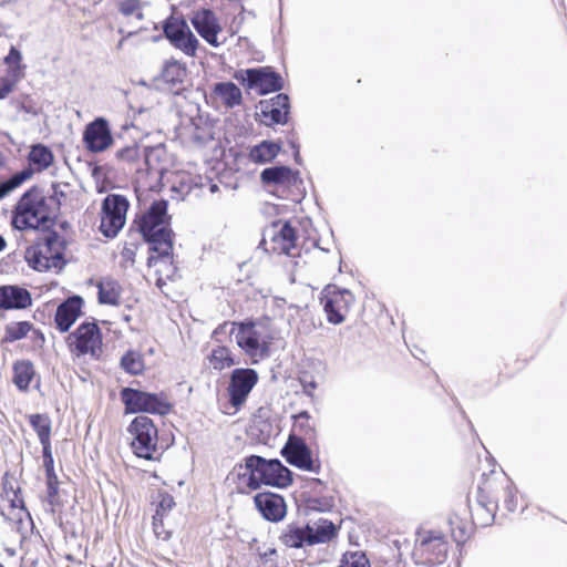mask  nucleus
I'll use <instances>...</instances> for the list:
<instances>
[{
  "label": "nucleus",
  "instance_id": "nucleus-1",
  "mask_svg": "<svg viewBox=\"0 0 567 567\" xmlns=\"http://www.w3.org/2000/svg\"><path fill=\"white\" fill-rule=\"evenodd\" d=\"M58 187L56 184L52 185L53 194L51 195H45L44 190L37 185L25 190L12 210V227L20 231L53 228L61 209L59 196H65L63 192H58Z\"/></svg>",
  "mask_w": 567,
  "mask_h": 567
},
{
  "label": "nucleus",
  "instance_id": "nucleus-2",
  "mask_svg": "<svg viewBox=\"0 0 567 567\" xmlns=\"http://www.w3.org/2000/svg\"><path fill=\"white\" fill-rule=\"evenodd\" d=\"M168 203L165 199L155 200L136 221L137 231L144 241L150 245L152 254L147 258V266L152 267L173 254V230L168 226Z\"/></svg>",
  "mask_w": 567,
  "mask_h": 567
},
{
  "label": "nucleus",
  "instance_id": "nucleus-3",
  "mask_svg": "<svg viewBox=\"0 0 567 567\" xmlns=\"http://www.w3.org/2000/svg\"><path fill=\"white\" fill-rule=\"evenodd\" d=\"M41 231L42 235L25 249L24 259L28 266L35 271L44 272L54 269L60 272L68 265L65 259L68 241L53 228Z\"/></svg>",
  "mask_w": 567,
  "mask_h": 567
},
{
  "label": "nucleus",
  "instance_id": "nucleus-4",
  "mask_svg": "<svg viewBox=\"0 0 567 567\" xmlns=\"http://www.w3.org/2000/svg\"><path fill=\"white\" fill-rule=\"evenodd\" d=\"M337 533L336 525L323 518L307 523L291 522L282 527L278 540L286 548L305 549L329 543L337 536Z\"/></svg>",
  "mask_w": 567,
  "mask_h": 567
},
{
  "label": "nucleus",
  "instance_id": "nucleus-5",
  "mask_svg": "<svg viewBox=\"0 0 567 567\" xmlns=\"http://www.w3.org/2000/svg\"><path fill=\"white\" fill-rule=\"evenodd\" d=\"M125 413H150L166 415L173 405L164 392L152 393L134 388H123L120 392Z\"/></svg>",
  "mask_w": 567,
  "mask_h": 567
},
{
  "label": "nucleus",
  "instance_id": "nucleus-6",
  "mask_svg": "<svg viewBox=\"0 0 567 567\" xmlns=\"http://www.w3.org/2000/svg\"><path fill=\"white\" fill-rule=\"evenodd\" d=\"M132 435L131 447L140 458L154 460L157 453L158 431L153 420L146 415L133 419L127 427Z\"/></svg>",
  "mask_w": 567,
  "mask_h": 567
},
{
  "label": "nucleus",
  "instance_id": "nucleus-7",
  "mask_svg": "<svg viewBox=\"0 0 567 567\" xmlns=\"http://www.w3.org/2000/svg\"><path fill=\"white\" fill-rule=\"evenodd\" d=\"M102 331L95 321L82 322L66 338L68 347L76 357L90 354L93 359H99L103 346Z\"/></svg>",
  "mask_w": 567,
  "mask_h": 567
},
{
  "label": "nucleus",
  "instance_id": "nucleus-8",
  "mask_svg": "<svg viewBox=\"0 0 567 567\" xmlns=\"http://www.w3.org/2000/svg\"><path fill=\"white\" fill-rule=\"evenodd\" d=\"M234 79L247 89L256 90L260 95L279 92L284 87L282 76L269 66L238 70Z\"/></svg>",
  "mask_w": 567,
  "mask_h": 567
},
{
  "label": "nucleus",
  "instance_id": "nucleus-9",
  "mask_svg": "<svg viewBox=\"0 0 567 567\" xmlns=\"http://www.w3.org/2000/svg\"><path fill=\"white\" fill-rule=\"evenodd\" d=\"M163 32L172 45L188 56H195L198 40L184 19H167L163 24Z\"/></svg>",
  "mask_w": 567,
  "mask_h": 567
},
{
  "label": "nucleus",
  "instance_id": "nucleus-10",
  "mask_svg": "<svg viewBox=\"0 0 567 567\" xmlns=\"http://www.w3.org/2000/svg\"><path fill=\"white\" fill-rule=\"evenodd\" d=\"M497 485L495 480H485L483 485L477 488V507L473 514V519L481 527L492 525L495 519L498 509V497L492 495V493L497 489Z\"/></svg>",
  "mask_w": 567,
  "mask_h": 567
},
{
  "label": "nucleus",
  "instance_id": "nucleus-11",
  "mask_svg": "<svg viewBox=\"0 0 567 567\" xmlns=\"http://www.w3.org/2000/svg\"><path fill=\"white\" fill-rule=\"evenodd\" d=\"M260 182L265 187H277L285 189H297L302 195L303 181L300 172L286 165H274L266 167L260 173Z\"/></svg>",
  "mask_w": 567,
  "mask_h": 567
},
{
  "label": "nucleus",
  "instance_id": "nucleus-12",
  "mask_svg": "<svg viewBox=\"0 0 567 567\" xmlns=\"http://www.w3.org/2000/svg\"><path fill=\"white\" fill-rule=\"evenodd\" d=\"M258 379L255 369L237 368L231 371L227 390L229 403L233 408L239 409L246 402Z\"/></svg>",
  "mask_w": 567,
  "mask_h": 567
},
{
  "label": "nucleus",
  "instance_id": "nucleus-13",
  "mask_svg": "<svg viewBox=\"0 0 567 567\" xmlns=\"http://www.w3.org/2000/svg\"><path fill=\"white\" fill-rule=\"evenodd\" d=\"M82 141L85 148L94 154L110 148L114 143V138L109 121L105 117L99 116L87 123L83 131Z\"/></svg>",
  "mask_w": 567,
  "mask_h": 567
},
{
  "label": "nucleus",
  "instance_id": "nucleus-14",
  "mask_svg": "<svg viewBox=\"0 0 567 567\" xmlns=\"http://www.w3.org/2000/svg\"><path fill=\"white\" fill-rule=\"evenodd\" d=\"M354 300L353 293L348 289L334 288L328 291L322 299L328 322L336 326L341 324L346 320V316Z\"/></svg>",
  "mask_w": 567,
  "mask_h": 567
},
{
  "label": "nucleus",
  "instance_id": "nucleus-15",
  "mask_svg": "<svg viewBox=\"0 0 567 567\" xmlns=\"http://www.w3.org/2000/svg\"><path fill=\"white\" fill-rule=\"evenodd\" d=\"M281 455L297 468L317 474L320 472V464H315L312 452L302 437L291 435L282 447Z\"/></svg>",
  "mask_w": 567,
  "mask_h": 567
},
{
  "label": "nucleus",
  "instance_id": "nucleus-16",
  "mask_svg": "<svg viewBox=\"0 0 567 567\" xmlns=\"http://www.w3.org/2000/svg\"><path fill=\"white\" fill-rule=\"evenodd\" d=\"M260 334L255 328L252 321L238 322L236 342L238 347L252 359H264L269 353V347L265 342H260Z\"/></svg>",
  "mask_w": 567,
  "mask_h": 567
},
{
  "label": "nucleus",
  "instance_id": "nucleus-17",
  "mask_svg": "<svg viewBox=\"0 0 567 567\" xmlns=\"http://www.w3.org/2000/svg\"><path fill=\"white\" fill-rule=\"evenodd\" d=\"M254 503L262 518L268 522L279 523L287 515V504L280 494L260 492L254 496Z\"/></svg>",
  "mask_w": 567,
  "mask_h": 567
},
{
  "label": "nucleus",
  "instance_id": "nucleus-18",
  "mask_svg": "<svg viewBox=\"0 0 567 567\" xmlns=\"http://www.w3.org/2000/svg\"><path fill=\"white\" fill-rule=\"evenodd\" d=\"M260 115L267 126L286 124L290 114V99L286 93H278L270 100L260 101Z\"/></svg>",
  "mask_w": 567,
  "mask_h": 567
},
{
  "label": "nucleus",
  "instance_id": "nucleus-19",
  "mask_svg": "<svg viewBox=\"0 0 567 567\" xmlns=\"http://www.w3.org/2000/svg\"><path fill=\"white\" fill-rule=\"evenodd\" d=\"M190 22L197 33L212 47H219L217 35L221 31L218 19L213 10L202 9L193 13Z\"/></svg>",
  "mask_w": 567,
  "mask_h": 567
},
{
  "label": "nucleus",
  "instance_id": "nucleus-20",
  "mask_svg": "<svg viewBox=\"0 0 567 567\" xmlns=\"http://www.w3.org/2000/svg\"><path fill=\"white\" fill-rule=\"evenodd\" d=\"M269 460L259 455H249L244 464L238 465V477L246 482L250 489H258L262 485Z\"/></svg>",
  "mask_w": 567,
  "mask_h": 567
},
{
  "label": "nucleus",
  "instance_id": "nucleus-21",
  "mask_svg": "<svg viewBox=\"0 0 567 567\" xmlns=\"http://www.w3.org/2000/svg\"><path fill=\"white\" fill-rule=\"evenodd\" d=\"M83 305V298L81 296L73 295L58 306L54 322L60 332L64 333L70 330L76 319L82 315Z\"/></svg>",
  "mask_w": 567,
  "mask_h": 567
},
{
  "label": "nucleus",
  "instance_id": "nucleus-22",
  "mask_svg": "<svg viewBox=\"0 0 567 567\" xmlns=\"http://www.w3.org/2000/svg\"><path fill=\"white\" fill-rule=\"evenodd\" d=\"M32 305L30 291L17 285L0 286V310H21Z\"/></svg>",
  "mask_w": 567,
  "mask_h": 567
},
{
  "label": "nucleus",
  "instance_id": "nucleus-23",
  "mask_svg": "<svg viewBox=\"0 0 567 567\" xmlns=\"http://www.w3.org/2000/svg\"><path fill=\"white\" fill-rule=\"evenodd\" d=\"M292 483V472L278 458H270L262 485L284 488Z\"/></svg>",
  "mask_w": 567,
  "mask_h": 567
},
{
  "label": "nucleus",
  "instance_id": "nucleus-24",
  "mask_svg": "<svg viewBox=\"0 0 567 567\" xmlns=\"http://www.w3.org/2000/svg\"><path fill=\"white\" fill-rule=\"evenodd\" d=\"M281 147L282 143L280 141L275 142L265 140L258 143L257 145L250 147L248 157L250 162L255 164H268L271 163L278 156V154L281 151Z\"/></svg>",
  "mask_w": 567,
  "mask_h": 567
},
{
  "label": "nucleus",
  "instance_id": "nucleus-25",
  "mask_svg": "<svg viewBox=\"0 0 567 567\" xmlns=\"http://www.w3.org/2000/svg\"><path fill=\"white\" fill-rule=\"evenodd\" d=\"M213 94L219 97L227 109H234L243 103L240 89L230 81L215 83Z\"/></svg>",
  "mask_w": 567,
  "mask_h": 567
},
{
  "label": "nucleus",
  "instance_id": "nucleus-26",
  "mask_svg": "<svg viewBox=\"0 0 567 567\" xmlns=\"http://www.w3.org/2000/svg\"><path fill=\"white\" fill-rule=\"evenodd\" d=\"M28 167H31L34 172H42L53 164L54 156L48 146L39 143L31 147L28 154Z\"/></svg>",
  "mask_w": 567,
  "mask_h": 567
},
{
  "label": "nucleus",
  "instance_id": "nucleus-27",
  "mask_svg": "<svg viewBox=\"0 0 567 567\" xmlns=\"http://www.w3.org/2000/svg\"><path fill=\"white\" fill-rule=\"evenodd\" d=\"M297 231L289 221H285L278 231H274L272 241L278 246H275L274 250L279 252L290 254V250L296 247Z\"/></svg>",
  "mask_w": 567,
  "mask_h": 567
},
{
  "label": "nucleus",
  "instance_id": "nucleus-28",
  "mask_svg": "<svg viewBox=\"0 0 567 567\" xmlns=\"http://www.w3.org/2000/svg\"><path fill=\"white\" fill-rule=\"evenodd\" d=\"M497 482V489L492 493L496 495L498 499L503 497V505L508 513H513L517 508V496L516 488L508 477L494 478Z\"/></svg>",
  "mask_w": 567,
  "mask_h": 567
},
{
  "label": "nucleus",
  "instance_id": "nucleus-29",
  "mask_svg": "<svg viewBox=\"0 0 567 567\" xmlns=\"http://www.w3.org/2000/svg\"><path fill=\"white\" fill-rule=\"evenodd\" d=\"M165 147L163 145L144 147L142 151L144 165L148 174H159L165 172L162 162L165 157Z\"/></svg>",
  "mask_w": 567,
  "mask_h": 567
},
{
  "label": "nucleus",
  "instance_id": "nucleus-30",
  "mask_svg": "<svg viewBox=\"0 0 567 567\" xmlns=\"http://www.w3.org/2000/svg\"><path fill=\"white\" fill-rule=\"evenodd\" d=\"M34 374V367L29 360L17 361L13 364V383L21 391L29 389Z\"/></svg>",
  "mask_w": 567,
  "mask_h": 567
},
{
  "label": "nucleus",
  "instance_id": "nucleus-31",
  "mask_svg": "<svg viewBox=\"0 0 567 567\" xmlns=\"http://www.w3.org/2000/svg\"><path fill=\"white\" fill-rule=\"evenodd\" d=\"M128 207L130 203L125 196L111 194L102 203V213L126 219Z\"/></svg>",
  "mask_w": 567,
  "mask_h": 567
},
{
  "label": "nucleus",
  "instance_id": "nucleus-32",
  "mask_svg": "<svg viewBox=\"0 0 567 567\" xmlns=\"http://www.w3.org/2000/svg\"><path fill=\"white\" fill-rule=\"evenodd\" d=\"M34 171L31 167H24L20 172L12 174L9 178L0 182V200L19 188L25 181L30 179Z\"/></svg>",
  "mask_w": 567,
  "mask_h": 567
},
{
  "label": "nucleus",
  "instance_id": "nucleus-33",
  "mask_svg": "<svg viewBox=\"0 0 567 567\" xmlns=\"http://www.w3.org/2000/svg\"><path fill=\"white\" fill-rule=\"evenodd\" d=\"M185 76L186 68L184 64L177 62L176 60L165 62L162 70V78L165 81V83L174 87L177 84H182Z\"/></svg>",
  "mask_w": 567,
  "mask_h": 567
},
{
  "label": "nucleus",
  "instance_id": "nucleus-34",
  "mask_svg": "<svg viewBox=\"0 0 567 567\" xmlns=\"http://www.w3.org/2000/svg\"><path fill=\"white\" fill-rule=\"evenodd\" d=\"M97 289V299L101 305L117 306L120 303V287L115 281H101Z\"/></svg>",
  "mask_w": 567,
  "mask_h": 567
},
{
  "label": "nucleus",
  "instance_id": "nucleus-35",
  "mask_svg": "<svg viewBox=\"0 0 567 567\" xmlns=\"http://www.w3.org/2000/svg\"><path fill=\"white\" fill-rule=\"evenodd\" d=\"M209 362L212 367L218 371L238 363L233 357L231 351L225 346H219L212 351Z\"/></svg>",
  "mask_w": 567,
  "mask_h": 567
},
{
  "label": "nucleus",
  "instance_id": "nucleus-36",
  "mask_svg": "<svg viewBox=\"0 0 567 567\" xmlns=\"http://www.w3.org/2000/svg\"><path fill=\"white\" fill-rule=\"evenodd\" d=\"M421 547L436 555H443L446 553L447 549L444 536L440 532L433 530L427 532L421 539Z\"/></svg>",
  "mask_w": 567,
  "mask_h": 567
},
{
  "label": "nucleus",
  "instance_id": "nucleus-37",
  "mask_svg": "<svg viewBox=\"0 0 567 567\" xmlns=\"http://www.w3.org/2000/svg\"><path fill=\"white\" fill-rule=\"evenodd\" d=\"M121 368L132 375H138L144 370V361L142 355L134 350L126 351L121 358Z\"/></svg>",
  "mask_w": 567,
  "mask_h": 567
},
{
  "label": "nucleus",
  "instance_id": "nucleus-38",
  "mask_svg": "<svg viewBox=\"0 0 567 567\" xmlns=\"http://www.w3.org/2000/svg\"><path fill=\"white\" fill-rule=\"evenodd\" d=\"M29 423L37 432L40 442L51 439V420L47 414H31Z\"/></svg>",
  "mask_w": 567,
  "mask_h": 567
},
{
  "label": "nucleus",
  "instance_id": "nucleus-39",
  "mask_svg": "<svg viewBox=\"0 0 567 567\" xmlns=\"http://www.w3.org/2000/svg\"><path fill=\"white\" fill-rule=\"evenodd\" d=\"M292 431L299 435L298 437H302L305 441L315 437V427L310 424V415L307 411L295 415Z\"/></svg>",
  "mask_w": 567,
  "mask_h": 567
},
{
  "label": "nucleus",
  "instance_id": "nucleus-40",
  "mask_svg": "<svg viewBox=\"0 0 567 567\" xmlns=\"http://www.w3.org/2000/svg\"><path fill=\"white\" fill-rule=\"evenodd\" d=\"M124 224L125 219L102 213L100 230L106 238H114Z\"/></svg>",
  "mask_w": 567,
  "mask_h": 567
},
{
  "label": "nucleus",
  "instance_id": "nucleus-41",
  "mask_svg": "<svg viewBox=\"0 0 567 567\" xmlns=\"http://www.w3.org/2000/svg\"><path fill=\"white\" fill-rule=\"evenodd\" d=\"M158 505L156 508V513L153 516V529L156 537H161V533L158 532V517H163L165 513L171 511L175 506L174 497L168 493H159L158 494Z\"/></svg>",
  "mask_w": 567,
  "mask_h": 567
},
{
  "label": "nucleus",
  "instance_id": "nucleus-42",
  "mask_svg": "<svg viewBox=\"0 0 567 567\" xmlns=\"http://www.w3.org/2000/svg\"><path fill=\"white\" fill-rule=\"evenodd\" d=\"M31 328L32 324L29 321H20L8 324L6 327L3 340L6 342H14L17 340L23 339L24 337H27Z\"/></svg>",
  "mask_w": 567,
  "mask_h": 567
},
{
  "label": "nucleus",
  "instance_id": "nucleus-43",
  "mask_svg": "<svg viewBox=\"0 0 567 567\" xmlns=\"http://www.w3.org/2000/svg\"><path fill=\"white\" fill-rule=\"evenodd\" d=\"M22 61V54L20 50L11 45L9 53L4 56L3 62L8 66H10V72L13 78H20V73L24 66L21 64Z\"/></svg>",
  "mask_w": 567,
  "mask_h": 567
},
{
  "label": "nucleus",
  "instance_id": "nucleus-44",
  "mask_svg": "<svg viewBox=\"0 0 567 567\" xmlns=\"http://www.w3.org/2000/svg\"><path fill=\"white\" fill-rule=\"evenodd\" d=\"M339 567H371V565L363 551H353L344 554Z\"/></svg>",
  "mask_w": 567,
  "mask_h": 567
},
{
  "label": "nucleus",
  "instance_id": "nucleus-45",
  "mask_svg": "<svg viewBox=\"0 0 567 567\" xmlns=\"http://www.w3.org/2000/svg\"><path fill=\"white\" fill-rule=\"evenodd\" d=\"M118 11L124 17L134 16L136 19L142 20L144 14L142 12L141 0H122L118 3Z\"/></svg>",
  "mask_w": 567,
  "mask_h": 567
},
{
  "label": "nucleus",
  "instance_id": "nucleus-46",
  "mask_svg": "<svg viewBox=\"0 0 567 567\" xmlns=\"http://www.w3.org/2000/svg\"><path fill=\"white\" fill-rule=\"evenodd\" d=\"M116 158L126 163H134L137 161L142 152L137 144L123 147L116 152Z\"/></svg>",
  "mask_w": 567,
  "mask_h": 567
},
{
  "label": "nucleus",
  "instance_id": "nucleus-47",
  "mask_svg": "<svg viewBox=\"0 0 567 567\" xmlns=\"http://www.w3.org/2000/svg\"><path fill=\"white\" fill-rule=\"evenodd\" d=\"M47 497L50 505H54L59 494V480L55 473L45 474Z\"/></svg>",
  "mask_w": 567,
  "mask_h": 567
},
{
  "label": "nucleus",
  "instance_id": "nucleus-48",
  "mask_svg": "<svg viewBox=\"0 0 567 567\" xmlns=\"http://www.w3.org/2000/svg\"><path fill=\"white\" fill-rule=\"evenodd\" d=\"M2 487H3V491L6 493V495L9 497L10 494L14 495L17 497L18 494H21V488L20 487H14L11 480H10V475L9 473H6L2 477Z\"/></svg>",
  "mask_w": 567,
  "mask_h": 567
},
{
  "label": "nucleus",
  "instance_id": "nucleus-49",
  "mask_svg": "<svg viewBox=\"0 0 567 567\" xmlns=\"http://www.w3.org/2000/svg\"><path fill=\"white\" fill-rule=\"evenodd\" d=\"M16 81H17V79L13 81L9 80V79H1L0 100H4L8 96V94L12 92Z\"/></svg>",
  "mask_w": 567,
  "mask_h": 567
},
{
  "label": "nucleus",
  "instance_id": "nucleus-50",
  "mask_svg": "<svg viewBox=\"0 0 567 567\" xmlns=\"http://www.w3.org/2000/svg\"><path fill=\"white\" fill-rule=\"evenodd\" d=\"M136 250L137 245L135 243H125L121 254L125 260L134 261Z\"/></svg>",
  "mask_w": 567,
  "mask_h": 567
},
{
  "label": "nucleus",
  "instance_id": "nucleus-51",
  "mask_svg": "<svg viewBox=\"0 0 567 567\" xmlns=\"http://www.w3.org/2000/svg\"><path fill=\"white\" fill-rule=\"evenodd\" d=\"M238 322H224L219 324L214 331H213V338L217 339L219 334H226L227 328L230 327L229 333H234L235 328L237 327Z\"/></svg>",
  "mask_w": 567,
  "mask_h": 567
},
{
  "label": "nucleus",
  "instance_id": "nucleus-52",
  "mask_svg": "<svg viewBox=\"0 0 567 567\" xmlns=\"http://www.w3.org/2000/svg\"><path fill=\"white\" fill-rule=\"evenodd\" d=\"M10 506L12 508H20V509L27 511L25 503H24L23 498L21 497V494H18L17 498L14 495H12V498H10Z\"/></svg>",
  "mask_w": 567,
  "mask_h": 567
},
{
  "label": "nucleus",
  "instance_id": "nucleus-53",
  "mask_svg": "<svg viewBox=\"0 0 567 567\" xmlns=\"http://www.w3.org/2000/svg\"><path fill=\"white\" fill-rule=\"evenodd\" d=\"M289 146L292 148L293 152L300 151V145L298 143V138L296 136V133L291 131L289 133L288 140H287Z\"/></svg>",
  "mask_w": 567,
  "mask_h": 567
},
{
  "label": "nucleus",
  "instance_id": "nucleus-54",
  "mask_svg": "<svg viewBox=\"0 0 567 567\" xmlns=\"http://www.w3.org/2000/svg\"><path fill=\"white\" fill-rule=\"evenodd\" d=\"M289 146L292 148L293 152L300 151V145L298 143V138L296 136V133L291 131L289 133L288 140H287Z\"/></svg>",
  "mask_w": 567,
  "mask_h": 567
},
{
  "label": "nucleus",
  "instance_id": "nucleus-55",
  "mask_svg": "<svg viewBox=\"0 0 567 567\" xmlns=\"http://www.w3.org/2000/svg\"><path fill=\"white\" fill-rule=\"evenodd\" d=\"M40 444L42 445V457L43 458H49L50 456H53L52 450H51V439L47 440V441H42V442H40Z\"/></svg>",
  "mask_w": 567,
  "mask_h": 567
},
{
  "label": "nucleus",
  "instance_id": "nucleus-56",
  "mask_svg": "<svg viewBox=\"0 0 567 567\" xmlns=\"http://www.w3.org/2000/svg\"><path fill=\"white\" fill-rule=\"evenodd\" d=\"M43 467L45 470V474L55 473L53 456H50L49 458H43Z\"/></svg>",
  "mask_w": 567,
  "mask_h": 567
},
{
  "label": "nucleus",
  "instance_id": "nucleus-57",
  "mask_svg": "<svg viewBox=\"0 0 567 567\" xmlns=\"http://www.w3.org/2000/svg\"><path fill=\"white\" fill-rule=\"evenodd\" d=\"M158 532L161 533V539L167 540L171 537V533L167 530H164L162 517H158Z\"/></svg>",
  "mask_w": 567,
  "mask_h": 567
},
{
  "label": "nucleus",
  "instance_id": "nucleus-58",
  "mask_svg": "<svg viewBox=\"0 0 567 567\" xmlns=\"http://www.w3.org/2000/svg\"><path fill=\"white\" fill-rule=\"evenodd\" d=\"M277 554V549L276 548H269L267 551L265 553H260L259 556L262 560H266L268 559L270 556H274Z\"/></svg>",
  "mask_w": 567,
  "mask_h": 567
},
{
  "label": "nucleus",
  "instance_id": "nucleus-59",
  "mask_svg": "<svg viewBox=\"0 0 567 567\" xmlns=\"http://www.w3.org/2000/svg\"><path fill=\"white\" fill-rule=\"evenodd\" d=\"M317 388V383L315 381H311L307 384H305L303 389L307 394H310V390H315Z\"/></svg>",
  "mask_w": 567,
  "mask_h": 567
},
{
  "label": "nucleus",
  "instance_id": "nucleus-60",
  "mask_svg": "<svg viewBox=\"0 0 567 567\" xmlns=\"http://www.w3.org/2000/svg\"><path fill=\"white\" fill-rule=\"evenodd\" d=\"M310 507H311L312 509H319V511H322V509H323V506H321V504H320L319 499H312V501L310 502Z\"/></svg>",
  "mask_w": 567,
  "mask_h": 567
},
{
  "label": "nucleus",
  "instance_id": "nucleus-61",
  "mask_svg": "<svg viewBox=\"0 0 567 567\" xmlns=\"http://www.w3.org/2000/svg\"><path fill=\"white\" fill-rule=\"evenodd\" d=\"M59 227L63 230H66L68 228H70V223L66 220H62L59 223Z\"/></svg>",
  "mask_w": 567,
  "mask_h": 567
},
{
  "label": "nucleus",
  "instance_id": "nucleus-62",
  "mask_svg": "<svg viewBox=\"0 0 567 567\" xmlns=\"http://www.w3.org/2000/svg\"><path fill=\"white\" fill-rule=\"evenodd\" d=\"M218 189H219V187H218V185L216 183H213V182L209 183V190H210V193L214 194V193L218 192Z\"/></svg>",
  "mask_w": 567,
  "mask_h": 567
},
{
  "label": "nucleus",
  "instance_id": "nucleus-63",
  "mask_svg": "<svg viewBox=\"0 0 567 567\" xmlns=\"http://www.w3.org/2000/svg\"><path fill=\"white\" fill-rule=\"evenodd\" d=\"M293 159L297 164H301L300 151L293 152Z\"/></svg>",
  "mask_w": 567,
  "mask_h": 567
},
{
  "label": "nucleus",
  "instance_id": "nucleus-64",
  "mask_svg": "<svg viewBox=\"0 0 567 567\" xmlns=\"http://www.w3.org/2000/svg\"><path fill=\"white\" fill-rule=\"evenodd\" d=\"M313 328H316L313 322L311 324L307 326V328L305 327L307 333L311 332Z\"/></svg>",
  "mask_w": 567,
  "mask_h": 567
}]
</instances>
